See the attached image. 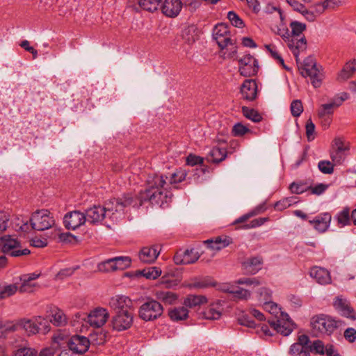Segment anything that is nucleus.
<instances>
[{"label":"nucleus","instance_id":"nucleus-1","mask_svg":"<svg viewBox=\"0 0 356 356\" xmlns=\"http://www.w3.org/2000/svg\"><path fill=\"white\" fill-rule=\"evenodd\" d=\"M185 170L179 169L170 176L159 175H149L147 180V188L140 193V205L143 202H149L152 204L163 207L171 199L170 190L177 188V184L186 179Z\"/></svg>","mask_w":356,"mask_h":356},{"label":"nucleus","instance_id":"nucleus-2","mask_svg":"<svg viewBox=\"0 0 356 356\" xmlns=\"http://www.w3.org/2000/svg\"><path fill=\"white\" fill-rule=\"evenodd\" d=\"M137 200L130 194L126 195L121 199H113L106 202L104 207L94 206L85 213L86 220L90 223L100 222L106 218L112 221H117L122 215L124 209L132 205L138 207Z\"/></svg>","mask_w":356,"mask_h":356},{"label":"nucleus","instance_id":"nucleus-3","mask_svg":"<svg viewBox=\"0 0 356 356\" xmlns=\"http://www.w3.org/2000/svg\"><path fill=\"white\" fill-rule=\"evenodd\" d=\"M344 323L329 315L321 314L313 316V337L320 334L332 335L342 327Z\"/></svg>","mask_w":356,"mask_h":356},{"label":"nucleus","instance_id":"nucleus-4","mask_svg":"<svg viewBox=\"0 0 356 356\" xmlns=\"http://www.w3.org/2000/svg\"><path fill=\"white\" fill-rule=\"evenodd\" d=\"M109 314L106 309L103 307H96L92 309L88 314L83 312H77L74 316V326H76V329L79 327L77 324H83L86 321L90 326L94 327H102L108 321Z\"/></svg>","mask_w":356,"mask_h":356},{"label":"nucleus","instance_id":"nucleus-5","mask_svg":"<svg viewBox=\"0 0 356 356\" xmlns=\"http://www.w3.org/2000/svg\"><path fill=\"white\" fill-rule=\"evenodd\" d=\"M212 35L213 40L217 42L221 49H224L229 46L231 47L230 49L232 53L229 54V56H232V54L236 53V47L234 46L232 40H231L230 31L227 24L220 23L216 25L213 29Z\"/></svg>","mask_w":356,"mask_h":356},{"label":"nucleus","instance_id":"nucleus-6","mask_svg":"<svg viewBox=\"0 0 356 356\" xmlns=\"http://www.w3.org/2000/svg\"><path fill=\"white\" fill-rule=\"evenodd\" d=\"M30 222L32 228L38 231H44L55 225L52 213L47 209L37 210L33 212Z\"/></svg>","mask_w":356,"mask_h":356},{"label":"nucleus","instance_id":"nucleus-7","mask_svg":"<svg viewBox=\"0 0 356 356\" xmlns=\"http://www.w3.org/2000/svg\"><path fill=\"white\" fill-rule=\"evenodd\" d=\"M349 144L343 137H335L332 142L330 156L335 165H341L346 160L349 151Z\"/></svg>","mask_w":356,"mask_h":356},{"label":"nucleus","instance_id":"nucleus-8","mask_svg":"<svg viewBox=\"0 0 356 356\" xmlns=\"http://www.w3.org/2000/svg\"><path fill=\"white\" fill-rule=\"evenodd\" d=\"M289 353L290 356H311L312 341L303 330L298 332L297 341L290 346Z\"/></svg>","mask_w":356,"mask_h":356},{"label":"nucleus","instance_id":"nucleus-9","mask_svg":"<svg viewBox=\"0 0 356 356\" xmlns=\"http://www.w3.org/2000/svg\"><path fill=\"white\" fill-rule=\"evenodd\" d=\"M265 210V208L262 205H259L254 208L252 211L243 215L242 216L236 219L233 224L234 225H239L237 228L243 229H249L252 228L258 227L263 224H264L268 220V218H259L257 219H254L252 221H250V223H246L248 220L251 217H253L261 212H263Z\"/></svg>","mask_w":356,"mask_h":356},{"label":"nucleus","instance_id":"nucleus-10","mask_svg":"<svg viewBox=\"0 0 356 356\" xmlns=\"http://www.w3.org/2000/svg\"><path fill=\"white\" fill-rule=\"evenodd\" d=\"M19 246V243L16 238L10 235L0 237V251L12 257H19L30 254V250L26 248L18 250Z\"/></svg>","mask_w":356,"mask_h":356},{"label":"nucleus","instance_id":"nucleus-11","mask_svg":"<svg viewBox=\"0 0 356 356\" xmlns=\"http://www.w3.org/2000/svg\"><path fill=\"white\" fill-rule=\"evenodd\" d=\"M163 312L161 305L154 300L143 303L139 309V316L145 321L159 318Z\"/></svg>","mask_w":356,"mask_h":356},{"label":"nucleus","instance_id":"nucleus-12","mask_svg":"<svg viewBox=\"0 0 356 356\" xmlns=\"http://www.w3.org/2000/svg\"><path fill=\"white\" fill-rule=\"evenodd\" d=\"M273 330L284 336H289L295 329L296 325L286 313L277 318L276 321H271Z\"/></svg>","mask_w":356,"mask_h":356},{"label":"nucleus","instance_id":"nucleus-13","mask_svg":"<svg viewBox=\"0 0 356 356\" xmlns=\"http://www.w3.org/2000/svg\"><path fill=\"white\" fill-rule=\"evenodd\" d=\"M333 307L341 316L352 321L356 319V312L351 306L349 300L342 296H338L334 298Z\"/></svg>","mask_w":356,"mask_h":356},{"label":"nucleus","instance_id":"nucleus-14","mask_svg":"<svg viewBox=\"0 0 356 356\" xmlns=\"http://www.w3.org/2000/svg\"><path fill=\"white\" fill-rule=\"evenodd\" d=\"M276 33L279 35L286 43L289 49L293 53L295 58L298 59V56L304 51L305 42L303 39L298 40L297 42L298 46L294 43V39H291L289 29L284 26H281L277 29Z\"/></svg>","mask_w":356,"mask_h":356},{"label":"nucleus","instance_id":"nucleus-15","mask_svg":"<svg viewBox=\"0 0 356 356\" xmlns=\"http://www.w3.org/2000/svg\"><path fill=\"white\" fill-rule=\"evenodd\" d=\"M90 344V340L81 335H74L67 341L68 350L78 356L85 353L88 350Z\"/></svg>","mask_w":356,"mask_h":356},{"label":"nucleus","instance_id":"nucleus-16","mask_svg":"<svg viewBox=\"0 0 356 356\" xmlns=\"http://www.w3.org/2000/svg\"><path fill=\"white\" fill-rule=\"evenodd\" d=\"M113 328L117 331L127 330L133 323V314L131 312H117L112 318Z\"/></svg>","mask_w":356,"mask_h":356},{"label":"nucleus","instance_id":"nucleus-17","mask_svg":"<svg viewBox=\"0 0 356 356\" xmlns=\"http://www.w3.org/2000/svg\"><path fill=\"white\" fill-rule=\"evenodd\" d=\"M84 213L73 211L65 214L63 218L65 226L68 229L74 230L86 222Z\"/></svg>","mask_w":356,"mask_h":356},{"label":"nucleus","instance_id":"nucleus-18","mask_svg":"<svg viewBox=\"0 0 356 356\" xmlns=\"http://www.w3.org/2000/svg\"><path fill=\"white\" fill-rule=\"evenodd\" d=\"M200 257L195 249L179 250L174 256V261L177 265H186L195 263Z\"/></svg>","mask_w":356,"mask_h":356},{"label":"nucleus","instance_id":"nucleus-19","mask_svg":"<svg viewBox=\"0 0 356 356\" xmlns=\"http://www.w3.org/2000/svg\"><path fill=\"white\" fill-rule=\"evenodd\" d=\"M161 252V248L158 245L145 246L138 252L140 261L144 264L154 263Z\"/></svg>","mask_w":356,"mask_h":356},{"label":"nucleus","instance_id":"nucleus-20","mask_svg":"<svg viewBox=\"0 0 356 356\" xmlns=\"http://www.w3.org/2000/svg\"><path fill=\"white\" fill-rule=\"evenodd\" d=\"M110 307L117 312H131L133 303L131 300L125 296H115L109 301Z\"/></svg>","mask_w":356,"mask_h":356},{"label":"nucleus","instance_id":"nucleus-21","mask_svg":"<svg viewBox=\"0 0 356 356\" xmlns=\"http://www.w3.org/2000/svg\"><path fill=\"white\" fill-rule=\"evenodd\" d=\"M162 13L168 17H177L182 9L181 0H165L161 6Z\"/></svg>","mask_w":356,"mask_h":356},{"label":"nucleus","instance_id":"nucleus-22","mask_svg":"<svg viewBox=\"0 0 356 356\" xmlns=\"http://www.w3.org/2000/svg\"><path fill=\"white\" fill-rule=\"evenodd\" d=\"M223 303L224 302L220 300H217L211 303L209 306L203 312V317L209 320L219 319L221 317L224 310Z\"/></svg>","mask_w":356,"mask_h":356},{"label":"nucleus","instance_id":"nucleus-23","mask_svg":"<svg viewBox=\"0 0 356 356\" xmlns=\"http://www.w3.org/2000/svg\"><path fill=\"white\" fill-rule=\"evenodd\" d=\"M231 243V240L227 236H219L214 239H209L204 241L207 248L212 252L213 255L216 252L226 248Z\"/></svg>","mask_w":356,"mask_h":356},{"label":"nucleus","instance_id":"nucleus-24","mask_svg":"<svg viewBox=\"0 0 356 356\" xmlns=\"http://www.w3.org/2000/svg\"><path fill=\"white\" fill-rule=\"evenodd\" d=\"M241 93L243 99L252 101L254 99L257 95V85L255 81L252 79L245 80L241 87Z\"/></svg>","mask_w":356,"mask_h":356},{"label":"nucleus","instance_id":"nucleus-25","mask_svg":"<svg viewBox=\"0 0 356 356\" xmlns=\"http://www.w3.org/2000/svg\"><path fill=\"white\" fill-rule=\"evenodd\" d=\"M313 352L321 355L340 356L332 344L325 345L322 341L318 339L313 341Z\"/></svg>","mask_w":356,"mask_h":356},{"label":"nucleus","instance_id":"nucleus-26","mask_svg":"<svg viewBox=\"0 0 356 356\" xmlns=\"http://www.w3.org/2000/svg\"><path fill=\"white\" fill-rule=\"evenodd\" d=\"M290 27L291 29V38L294 39L293 42L296 46H298L297 42L299 41L298 40L303 39L305 42L304 51H305L307 49V42L302 33L306 29V25L303 23L293 21L290 23Z\"/></svg>","mask_w":356,"mask_h":356},{"label":"nucleus","instance_id":"nucleus-27","mask_svg":"<svg viewBox=\"0 0 356 356\" xmlns=\"http://www.w3.org/2000/svg\"><path fill=\"white\" fill-rule=\"evenodd\" d=\"M331 219L332 216L330 213H320L313 219V225L319 232H324L329 227Z\"/></svg>","mask_w":356,"mask_h":356},{"label":"nucleus","instance_id":"nucleus-28","mask_svg":"<svg viewBox=\"0 0 356 356\" xmlns=\"http://www.w3.org/2000/svg\"><path fill=\"white\" fill-rule=\"evenodd\" d=\"M263 260L260 257H254L248 259L243 263L244 270L249 274L254 275L262 268Z\"/></svg>","mask_w":356,"mask_h":356},{"label":"nucleus","instance_id":"nucleus-29","mask_svg":"<svg viewBox=\"0 0 356 356\" xmlns=\"http://www.w3.org/2000/svg\"><path fill=\"white\" fill-rule=\"evenodd\" d=\"M356 72V59L348 61L337 74V80L344 81L351 78Z\"/></svg>","mask_w":356,"mask_h":356},{"label":"nucleus","instance_id":"nucleus-30","mask_svg":"<svg viewBox=\"0 0 356 356\" xmlns=\"http://www.w3.org/2000/svg\"><path fill=\"white\" fill-rule=\"evenodd\" d=\"M313 271L314 275H313V278H314L316 282L321 285H326L331 283L332 279L330 276V273L325 268L313 266Z\"/></svg>","mask_w":356,"mask_h":356},{"label":"nucleus","instance_id":"nucleus-31","mask_svg":"<svg viewBox=\"0 0 356 356\" xmlns=\"http://www.w3.org/2000/svg\"><path fill=\"white\" fill-rule=\"evenodd\" d=\"M325 79V72L323 67L313 60V88H320Z\"/></svg>","mask_w":356,"mask_h":356},{"label":"nucleus","instance_id":"nucleus-32","mask_svg":"<svg viewBox=\"0 0 356 356\" xmlns=\"http://www.w3.org/2000/svg\"><path fill=\"white\" fill-rule=\"evenodd\" d=\"M49 321L56 326H63L67 323V317L63 310L55 307L51 311Z\"/></svg>","mask_w":356,"mask_h":356},{"label":"nucleus","instance_id":"nucleus-33","mask_svg":"<svg viewBox=\"0 0 356 356\" xmlns=\"http://www.w3.org/2000/svg\"><path fill=\"white\" fill-rule=\"evenodd\" d=\"M227 151L225 147L214 146L209 152L208 159L211 162L219 163L225 159Z\"/></svg>","mask_w":356,"mask_h":356},{"label":"nucleus","instance_id":"nucleus-34","mask_svg":"<svg viewBox=\"0 0 356 356\" xmlns=\"http://www.w3.org/2000/svg\"><path fill=\"white\" fill-rule=\"evenodd\" d=\"M19 330H24L29 335L38 333V327L36 326L35 317L31 319H22L18 321Z\"/></svg>","mask_w":356,"mask_h":356},{"label":"nucleus","instance_id":"nucleus-35","mask_svg":"<svg viewBox=\"0 0 356 356\" xmlns=\"http://www.w3.org/2000/svg\"><path fill=\"white\" fill-rule=\"evenodd\" d=\"M16 331H19L18 322L0 321V338H7L10 334Z\"/></svg>","mask_w":356,"mask_h":356},{"label":"nucleus","instance_id":"nucleus-36","mask_svg":"<svg viewBox=\"0 0 356 356\" xmlns=\"http://www.w3.org/2000/svg\"><path fill=\"white\" fill-rule=\"evenodd\" d=\"M334 219L337 220V225L339 227H343L346 225H350V209L348 207H344L334 217Z\"/></svg>","mask_w":356,"mask_h":356},{"label":"nucleus","instance_id":"nucleus-37","mask_svg":"<svg viewBox=\"0 0 356 356\" xmlns=\"http://www.w3.org/2000/svg\"><path fill=\"white\" fill-rule=\"evenodd\" d=\"M299 55L298 56V57ZM298 66V70L300 74L305 78L312 79V58L307 57L302 62L299 60V58H296Z\"/></svg>","mask_w":356,"mask_h":356},{"label":"nucleus","instance_id":"nucleus-38","mask_svg":"<svg viewBox=\"0 0 356 356\" xmlns=\"http://www.w3.org/2000/svg\"><path fill=\"white\" fill-rule=\"evenodd\" d=\"M207 298L202 295H188L184 301V305L187 307H195L207 303Z\"/></svg>","mask_w":356,"mask_h":356},{"label":"nucleus","instance_id":"nucleus-39","mask_svg":"<svg viewBox=\"0 0 356 356\" xmlns=\"http://www.w3.org/2000/svg\"><path fill=\"white\" fill-rule=\"evenodd\" d=\"M156 297L166 304H174L177 300V296L168 291H159L156 293Z\"/></svg>","mask_w":356,"mask_h":356},{"label":"nucleus","instance_id":"nucleus-40","mask_svg":"<svg viewBox=\"0 0 356 356\" xmlns=\"http://www.w3.org/2000/svg\"><path fill=\"white\" fill-rule=\"evenodd\" d=\"M216 284L212 280V279L209 277H204L199 280H195L192 283L189 284L188 287L190 289H207L210 286H215Z\"/></svg>","mask_w":356,"mask_h":356},{"label":"nucleus","instance_id":"nucleus-41","mask_svg":"<svg viewBox=\"0 0 356 356\" xmlns=\"http://www.w3.org/2000/svg\"><path fill=\"white\" fill-rule=\"evenodd\" d=\"M115 270H124L131 266V260L127 256L115 257L112 258Z\"/></svg>","mask_w":356,"mask_h":356},{"label":"nucleus","instance_id":"nucleus-42","mask_svg":"<svg viewBox=\"0 0 356 356\" xmlns=\"http://www.w3.org/2000/svg\"><path fill=\"white\" fill-rule=\"evenodd\" d=\"M188 311L184 307H176L169 312V316L173 321H181L188 317Z\"/></svg>","mask_w":356,"mask_h":356},{"label":"nucleus","instance_id":"nucleus-43","mask_svg":"<svg viewBox=\"0 0 356 356\" xmlns=\"http://www.w3.org/2000/svg\"><path fill=\"white\" fill-rule=\"evenodd\" d=\"M262 307L265 311L274 316L276 318L282 316V313H284L282 311L281 307L272 300L263 304Z\"/></svg>","mask_w":356,"mask_h":356},{"label":"nucleus","instance_id":"nucleus-44","mask_svg":"<svg viewBox=\"0 0 356 356\" xmlns=\"http://www.w3.org/2000/svg\"><path fill=\"white\" fill-rule=\"evenodd\" d=\"M18 286L15 284H0V298H7L13 296L17 291Z\"/></svg>","mask_w":356,"mask_h":356},{"label":"nucleus","instance_id":"nucleus-45","mask_svg":"<svg viewBox=\"0 0 356 356\" xmlns=\"http://www.w3.org/2000/svg\"><path fill=\"white\" fill-rule=\"evenodd\" d=\"M298 202L297 197L291 196L284 198L275 204V209L282 211L291 206L295 205Z\"/></svg>","mask_w":356,"mask_h":356},{"label":"nucleus","instance_id":"nucleus-46","mask_svg":"<svg viewBox=\"0 0 356 356\" xmlns=\"http://www.w3.org/2000/svg\"><path fill=\"white\" fill-rule=\"evenodd\" d=\"M35 320L36 326L38 327V333L46 334L50 331L51 326L49 321L47 318L38 316H35Z\"/></svg>","mask_w":356,"mask_h":356},{"label":"nucleus","instance_id":"nucleus-47","mask_svg":"<svg viewBox=\"0 0 356 356\" xmlns=\"http://www.w3.org/2000/svg\"><path fill=\"white\" fill-rule=\"evenodd\" d=\"M161 270L156 266L144 268L140 272V275L149 280H155L161 275Z\"/></svg>","mask_w":356,"mask_h":356},{"label":"nucleus","instance_id":"nucleus-48","mask_svg":"<svg viewBox=\"0 0 356 356\" xmlns=\"http://www.w3.org/2000/svg\"><path fill=\"white\" fill-rule=\"evenodd\" d=\"M162 0H138V4L143 10L154 12L156 10Z\"/></svg>","mask_w":356,"mask_h":356},{"label":"nucleus","instance_id":"nucleus-49","mask_svg":"<svg viewBox=\"0 0 356 356\" xmlns=\"http://www.w3.org/2000/svg\"><path fill=\"white\" fill-rule=\"evenodd\" d=\"M69 339L67 338V334L63 332H58L55 333L52 337V343L51 345L56 346L58 349L60 348L63 345L67 343Z\"/></svg>","mask_w":356,"mask_h":356},{"label":"nucleus","instance_id":"nucleus-50","mask_svg":"<svg viewBox=\"0 0 356 356\" xmlns=\"http://www.w3.org/2000/svg\"><path fill=\"white\" fill-rule=\"evenodd\" d=\"M266 49L268 51V52L270 54V56L277 61L278 63L282 65L283 67L287 70H290V68H289L287 66L285 65L284 59L277 52L276 47L273 44H266L265 45Z\"/></svg>","mask_w":356,"mask_h":356},{"label":"nucleus","instance_id":"nucleus-51","mask_svg":"<svg viewBox=\"0 0 356 356\" xmlns=\"http://www.w3.org/2000/svg\"><path fill=\"white\" fill-rule=\"evenodd\" d=\"M273 291L266 287H261L257 291L259 301L263 304L269 302L272 298Z\"/></svg>","mask_w":356,"mask_h":356},{"label":"nucleus","instance_id":"nucleus-52","mask_svg":"<svg viewBox=\"0 0 356 356\" xmlns=\"http://www.w3.org/2000/svg\"><path fill=\"white\" fill-rule=\"evenodd\" d=\"M232 295L235 299L246 300L251 297V292L236 285Z\"/></svg>","mask_w":356,"mask_h":356},{"label":"nucleus","instance_id":"nucleus-53","mask_svg":"<svg viewBox=\"0 0 356 356\" xmlns=\"http://www.w3.org/2000/svg\"><path fill=\"white\" fill-rule=\"evenodd\" d=\"M334 165L332 161L322 160L318 162V168L322 173L330 175L334 172Z\"/></svg>","mask_w":356,"mask_h":356},{"label":"nucleus","instance_id":"nucleus-54","mask_svg":"<svg viewBox=\"0 0 356 356\" xmlns=\"http://www.w3.org/2000/svg\"><path fill=\"white\" fill-rule=\"evenodd\" d=\"M232 132L234 136L240 137L251 133L252 131L242 123L238 122L233 126Z\"/></svg>","mask_w":356,"mask_h":356},{"label":"nucleus","instance_id":"nucleus-55","mask_svg":"<svg viewBox=\"0 0 356 356\" xmlns=\"http://www.w3.org/2000/svg\"><path fill=\"white\" fill-rule=\"evenodd\" d=\"M20 280L22 282L19 287L20 292H32L36 286V283L34 281H29V279L24 276L21 277Z\"/></svg>","mask_w":356,"mask_h":356},{"label":"nucleus","instance_id":"nucleus-56","mask_svg":"<svg viewBox=\"0 0 356 356\" xmlns=\"http://www.w3.org/2000/svg\"><path fill=\"white\" fill-rule=\"evenodd\" d=\"M349 98V95L347 92H341L337 95L334 98L329 102L332 105L333 109H336L341 106L344 101Z\"/></svg>","mask_w":356,"mask_h":356},{"label":"nucleus","instance_id":"nucleus-57","mask_svg":"<svg viewBox=\"0 0 356 356\" xmlns=\"http://www.w3.org/2000/svg\"><path fill=\"white\" fill-rule=\"evenodd\" d=\"M243 113L245 118L251 120L254 122H260L261 120V116L259 114V113L252 108L243 107Z\"/></svg>","mask_w":356,"mask_h":356},{"label":"nucleus","instance_id":"nucleus-58","mask_svg":"<svg viewBox=\"0 0 356 356\" xmlns=\"http://www.w3.org/2000/svg\"><path fill=\"white\" fill-rule=\"evenodd\" d=\"M227 18L234 26L237 28H243L244 26L243 19L234 11L228 12Z\"/></svg>","mask_w":356,"mask_h":356},{"label":"nucleus","instance_id":"nucleus-59","mask_svg":"<svg viewBox=\"0 0 356 356\" xmlns=\"http://www.w3.org/2000/svg\"><path fill=\"white\" fill-rule=\"evenodd\" d=\"M196 27L195 26H188L183 32V37L188 42H194L197 38Z\"/></svg>","mask_w":356,"mask_h":356},{"label":"nucleus","instance_id":"nucleus-60","mask_svg":"<svg viewBox=\"0 0 356 356\" xmlns=\"http://www.w3.org/2000/svg\"><path fill=\"white\" fill-rule=\"evenodd\" d=\"M287 3L295 10L302 15H309L306 9V5L303 4L300 0H286Z\"/></svg>","mask_w":356,"mask_h":356},{"label":"nucleus","instance_id":"nucleus-61","mask_svg":"<svg viewBox=\"0 0 356 356\" xmlns=\"http://www.w3.org/2000/svg\"><path fill=\"white\" fill-rule=\"evenodd\" d=\"M258 65H240L239 72L243 76H250L257 72Z\"/></svg>","mask_w":356,"mask_h":356},{"label":"nucleus","instance_id":"nucleus-62","mask_svg":"<svg viewBox=\"0 0 356 356\" xmlns=\"http://www.w3.org/2000/svg\"><path fill=\"white\" fill-rule=\"evenodd\" d=\"M112 258L106 259L97 265V269L100 272L108 273L115 271Z\"/></svg>","mask_w":356,"mask_h":356},{"label":"nucleus","instance_id":"nucleus-63","mask_svg":"<svg viewBox=\"0 0 356 356\" xmlns=\"http://www.w3.org/2000/svg\"><path fill=\"white\" fill-rule=\"evenodd\" d=\"M291 113L293 116L298 117L301 115L303 111V106L302 102L300 100H293L291 103L290 106Z\"/></svg>","mask_w":356,"mask_h":356},{"label":"nucleus","instance_id":"nucleus-64","mask_svg":"<svg viewBox=\"0 0 356 356\" xmlns=\"http://www.w3.org/2000/svg\"><path fill=\"white\" fill-rule=\"evenodd\" d=\"M38 351L31 348H22L17 349L13 356H38Z\"/></svg>","mask_w":356,"mask_h":356}]
</instances>
